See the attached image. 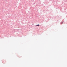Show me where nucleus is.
Here are the masks:
<instances>
[{
    "label": "nucleus",
    "instance_id": "nucleus-2",
    "mask_svg": "<svg viewBox=\"0 0 67 67\" xmlns=\"http://www.w3.org/2000/svg\"><path fill=\"white\" fill-rule=\"evenodd\" d=\"M63 24V22H62V23H61V24Z\"/></svg>",
    "mask_w": 67,
    "mask_h": 67
},
{
    "label": "nucleus",
    "instance_id": "nucleus-1",
    "mask_svg": "<svg viewBox=\"0 0 67 67\" xmlns=\"http://www.w3.org/2000/svg\"><path fill=\"white\" fill-rule=\"evenodd\" d=\"M36 26H40V25H39V24L37 25H36Z\"/></svg>",
    "mask_w": 67,
    "mask_h": 67
}]
</instances>
